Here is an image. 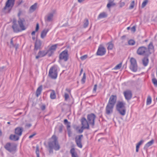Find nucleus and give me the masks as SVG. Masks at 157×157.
Segmentation results:
<instances>
[{"mask_svg":"<svg viewBox=\"0 0 157 157\" xmlns=\"http://www.w3.org/2000/svg\"><path fill=\"white\" fill-rule=\"evenodd\" d=\"M136 53L139 55L148 56L151 53L149 51L147 48L144 46H141L139 47L137 49Z\"/></svg>","mask_w":157,"mask_h":157,"instance_id":"obj_3","label":"nucleus"},{"mask_svg":"<svg viewBox=\"0 0 157 157\" xmlns=\"http://www.w3.org/2000/svg\"><path fill=\"white\" fill-rule=\"evenodd\" d=\"M125 103L123 101H119L116 105V109L121 116L125 115L126 112Z\"/></svg>","mask_w":157,"mask_h":157,"instance_id":"obj_1","label":"nucleus"},{"mask_svg":"<svg viewBox=\"0 0 157 157\" xmlns=\"http://www.w3.org/2000/svg\"><path fill=\"white\" fill-rule=\"evenodd\" d=\"M22 2V0H21V1L20 0L17 2V4H18V5H20Z\"/></svg>","mask_w":157,"mask_h":157,"instance_id":"obj_61","label":"nucleus"},{"mask_svg":"<svg viewBox=\"0 0 157 157\" xmlns=\"http://www.w3.org/2000/svg\"><path fill=\"white\" fill-rule=\"evenodd\" d=\"M68 50L65 49L60 54L59 59L60 60H63L64 61H67L68 59Z\"/></svg>","mask_w":157,"mask_h":157,"instance_id":"obj_8","label":"nucleus"},{"mask_svg":"<svg viewBox=\"0 0 157 157\" xmlns=\"http://www.w3.org/2000/svg\"><path fill=\"white\" fill-rule=\"evenodd\" d=\"M66 90L69 93H70L71 92V90L70 89L67 88L66 89Z\"/></svg>","mask_w":157,"mask_h":157,"instance_id":"obj_63","label":"nucleus"},{"mask_svg":"<svg viewBox=\"0 0 157 157\" xmlns=\"http://www.w3.org/2000/svg\"><path fill=\"white\" fill-rule=\"evenodd\" d=\"M32 126V125L30 124H27L25 125V127L28 128Z\"/></svg>","mask_w":157,"mask_h":157,"instance_id":"obj_58","label":"nucleus"},{"mask_svg":"<svg viewBox=\"0 0 157 157\" xmlns=\"http://www.w3.org/2000/svg\"><path fill=\"white\" fill-rule=\"evenodd\" d=\"M144 142V140H141L139 143H138L136 145V151L138 152L139 151V149L140 147V146Z\"/></svg>","mask_w":157,"mask_h":157,"instance_id":"obj_32","label":"nucleus"},{"mask_svg":"<svg viewBox=\"0 0 157 157\" xmlns=\"http://www.w3.org/2000/svg\"><path fill=\"white\" fill-rule=\"evenodd\" d=\"M42 90V86L40 85L37 89L36 92V95L37 97H38L41 93Z\"/></svg>","mask_w":157,"mask_h":157,"instance_id":"obj_27","label":"nucleus"},{"mask_svg":"<svg viewBox=\"0 0 157 157\" xmlns=\"http://www.w3.org/2000/svg\"><path fill=\"white\" fill-rule=\"evenodd\" d=\"M41 45L42 42L41 40H37L35 43L34 50H37L40 49Z\"/></svg>","mask_w":157,"mask_h":157,"instance_id":"obj_18","label":"nucleus"},{"mask_svg":"<svg viewBox=\"0 0 157 157\" xmlns=\"http://www.w3.org/2000/svg\"><path fill=\"white\" fill-rule=\"evenodd\" d=\"M114 106L107 104L105 108V113L108 115H109L113 112Z\"/></svg>","mask_w":157,"mask_h":157,"instance_id":"obj_10","label":"nucleus"},{"mask_svg":"<svg viewBox=\"0 0 157 157\" xmlns=\"http://www.w3.org/2000/svg\"><path fill=\"white\" fill-rule=\"evenodd\" d=\"M149 51L150 52V51L153 50L154 49V46L153 45V43L152 42H151L149 44L148 46V48Z\"/></svg>","mask_w":157,"mask_h":157,"instance_id":"obj_34","label":"nucleus"},{"mask_svg":"<svg viewBox=\"0 0 157 157\" xmlns=\"http://www.w3.org/2000/svg\"><path fill=\"white\" fill-rule=\"evenodd\" d=\"M131 30L132 31L134 32L136 31V27L135 26H133L131 28Z\"/></svg>","mask_w":157,"mask_h":157,"instance_id":"obj_56","label":"nucleus"},{"mask_svg":"<svg viewBox=\"0 0 157 157\" xmlns=\"http://www.w3.org/2000/svg\"><path fill=\"white\" fill-rule=\"evenodd\" d=\"M36 155L37 154V153L39 154V147L38 146L36 147Z\"/></svg>","mask_w":157,"mask_h":157,"instance_id":"obj_51","label":"nucleus"},{"mask_svg":"<svg viewBox=\"0 0 157 157\" xmlns=\"http://www.w3.org/2000/svg\"><path fill=\"white\" fill-rule=\"evenodd\" d=\"M58 45V44H56L52 45L48 50V54L49 56H50L54 53L56 50L57 47Z\"/></svg>","mask_w":157,"mask_h":157,"instance_id":"obj_14","label":"nucleus"},{"mask_svg":"<svg viewBox=\"0 0 157 157\" xmlns=\"http://www.w3.org/2000/svg\"><path fill=\"white\" fill-rule=\"evenodd\" d=\"M37 5V3H35L30 7L29 11L30 13L33 12L36 9Z\"/></svg>","mask_w":157,"mask_h":157,"instance_id":"obj_25","label":"nucleus"},{"mask_svg":"<svg viewBox=\"0 0 157 157\" xmlns=\"http://www.w3.org/2000/svg\"><path fill=\"white\" fill-rule=\"evenodd\" d=\"M19 136H17L16 134H11L10 135L9 138L11 140L14 141H16L19 140Z\"/></svg>","mask_w":157,"mask_h":157,"instance_id":"obj_22","label":"nucleus"},{"mask_svg":"<svg viewBox=\"0 0 157 157\" xmlns=\"http://www.w3.org/2000/svg\"><path fill=\"white\" fill-rule=\"evenodd\" d=\"M86 79V75L85 73H83V76L81 82L82 84H84L85 82V80Z\"/></svg>","mask_w":157,"mask_h":157,"instance_id":"obj_38","label":"nucleus"},{"mask_svg":"<svg viewBox=\"0 0 157 157\" xmlns=\"http://www.w3.org/2000/svg\"><path fill=\"white\" fill-rule=\"evenodd\" d=\"M25 21V20L23 18H19L18 21V23L21 30H25L26 29L24 25V23Z\"/></svg>","mask_w":157,"mask_h":157,"instance_id":"obj_16","label":"nucleus"},{"mask_svg":"<svg viewBox=\"0 0 157 157\" xmlns=\"http://www.w3.org/2000/svg\"><path fill=\"white\" fill-rule=\"evenodd\" d=\"M50 98L52 99H55L56 98L55 92L54 90H52L50 94Z\"/></svg>","mask_w":157,"mask_h":157,"instance_id":"obj_30","label":"nucleus"},{"mask_svg":"<svg viewBox=\"0 0 157 157\" xmlns=\"http://www.w3.org/2000/svg\"><path fill=\"white\" fill-rule=\"evenodd\" d=\"M15 0H8L6 3L5 6L3 8L4 10L6 9L7 8L11 6L13 7L14 5Z\"/></svg>","mask_w":157,"mask_h":157,"instance_id":"obj_17","label":"nucleus"},{"mask_svg":"<svg viewBox=\"0 0 157 157\" xmlns=\"http://www.w3.org/2000/svg\"><path fill=\"white\" fill-rule=\"evenodd\" d=\"M97 84H95L93 90V92H96V89H97Z\"/></svg>","mask_w":157,"mask_h":157,"instance_id":"obj_49","label":"nucleus"},{"mask_svg":"<svg viewBox=\"0 0 157 157\" xmlns=\"http://www.w3.org/2000/svg\"><path fill=\"white\" fill-rule=\"evenodd\" d=\"M81 122L82 125V128H84L86 129H89V123L85 117H82L81 120Z\"/></svg>","mask_w":157,"mask_h":157,"instance_id":"obj_11","label":"nucleus"},{"mask_svg":"<svg viewBox=\"0 0 157 157\" xmlns=\"http://www.w3.org/2000/svg\"><path fill=\"white\" fill-rule=\"evenodd\" d=\"M70 153L71 154L72 157H78L77 153L75 152L74 148H72L70 150Z\"/></svg>","mask_w":157,"mask_h":157,"instance_id":"obj_29","label":"nucleus"},{"mask_svg":"<svg viewBox=\"0 0 157 157\" xmlns=\"http://www.w3.org/2000/svg\"><path fill=\"white\" fill-rule=\"evenodd\" d=\"M5 148L10 153H12L15 151L16 149V146L10 143H7L4 146Z\"/></svg>","mask_w":157,"mask_h":157,"instance_id":"obj_7","label":"nucleus"},{"mask_svg":"<svg viewBox=\"0 0 157 157\" xmlns=\"http://www.w3.org/2000/svg\"><path fill=\"white\" fill-rule=\"evenodd\" d=\"M148 2V0H144V1L143 2L142 4V8H144L145 7Z\"/></svg>","mask_w":157,"mask_h":157,"instance_id":"obj_42","label":"nucleus"},{"mask_svg":"<svg viewBox=\"0 0 157 157\" xmlns=\"http://www.w3.org/2000/svg\"><path fill=\"white\" fill-rule=\"evenodd\" d=\"M96 117L95 115L93 113H91L89 114L87 116V119L88 121L92 127L94 125V121Z\"/></svg>","mask_w":157,"mask_h":157,"instance_id":"obj_6","label":"nucleus"},{"mask_svg":"<svg viewBox=\"0 0 157 157\" xmlns=\"http://www.w3.org/2000/svg\"><path fill=\"white\" fill-rule=\"evenodd\" d=\"M115 4L114 2H109V3L107 4V6L108 8H110L112 6H114Z\"/></svg>","mask_w":157,"mask_h":157,"instance_id":"obj_40","label":"nucleus"},{"mask_svg":"<svg viewBox=\"0 0 157 157\" xmlns=\"http://www.w3.org/2000/svg\"><path fill=\"white\" fill-rule=\"evenodd\" d=\"M107 15L105 12H103L100 13L98 15V19H99L101 18L106 17H107Z\"/></svg>","mask_w":157,"mask_h":157,"instance_id":"obj_31","label":"nucleus"},{"mask_svg":"<svg viewBox=\"0 0 157 157\" xmlns=\"http://www.w3.org/2000/svg\"><path fill=\"white\" fill-rule=\"evenodd\" d=\"M49 152L50 153H53V149H54V148H51L50 147H49Z\"/></svg>","mask_w":157,"mask_h":157,"instance_id":"obj_55","label":"nucleus"},{"mask_svg":"<svg viewBox=\"0 0 157 157\" xmlns=\"http://www.w3.org/2000/svg\"><path fill=\"white\" fill-rule=\"evenodd\" d=\"M17 21L15 19H13V25L17 24L16 23Z\"/></svg>","mask_w":157,"mask_h":157,"instance_id":"obj_57","label":"nucleus"},{"mask_svg":"<svg viewBox=\"0 0 157 157\" xmlns=\"http://www.w3.org/2000/svg\"><path fill=\"white\" fill-rule=\"evenodd\" d=\"M130 69L133 72H136L137 71V66L136 59L132 57L130 59Z\"/></svg>","mask_w":157,"mask_h":157,"instance_id":"obj_5","label":"nucleus"},{"mask_svg":"<svg viewBox=\"0 0 157 157\" xmlns=\"http://www.w3.org/2000/svg\"><path fill=\"white\" fill-rule=\"evenodd\" d=\"M10 44L12 45L13 46H14V44H13V39H11V41H10Z\"/></svg>","mask_w":157,"mask_h":157,"instance_id":"obj_60","label":"nucleus"},{"mask_svg":"<svg viewBox=\"0 0 157 157\" xmlns=\"http://www.w3.org/2000/svg\"><path fill=\"white\" fill-rule=\"evenodd\" d=\"M58 75L57 70L55 66L51 67L49 70L48 75L52 78L56 79V78Z\"/></svg>","mask_w":157,"mask_h":157,"instance_id":"obj_4","label":"nucleus"},{"mask_svg":"<svg viewBox=\"0 0 157 157\" xmlns=\"http://www.w3.org/2000/svg\"><path fill=\"white\" fill-rule=\"evenodd\" d=\"M49 29H45L43 30L41 33L40 37L42 39H43L46 36L47 33L49 31Z\"/></svg>","mask_w":157,"mask_h":157,"instance_id":"obj_24","label":"nucleus"},{"mask_svg":"<svg viewBox=\"0 0 157 157\" xmlns=\"http://www.w3.org/2000/svg\"><path fill=\"white\" fill-rule=\"evenodd\" d=\"M12 28H13V32L14 33H18L20 32L21 30L19 28L17 24L13 25L12 26Z\"/></svg>","mask_w":157,"mask_h":157,"instance_id":"obj_23","label":"nucleus"},{"mask_svg":"<svg viewBox=\"0 0 157 157\" xmlns=\"http://www.w3.org/2000/svg\"><path fill=\"white\" fill-rule=\"evenodd\" d=\"M122 66V63H120L119 64L117 65L113 69L114 70H118L120 69Z\"/></svg>","mask_w":157,"mask_h":157,"instance_id":"obj_37","label":"nucleus"},{"mask_svg":"<svg viewBox=\"0 0 157 157\" xmlns=\"http://www.w3.org/2000/svg\"><path fill=\"white\" fill-rule=\"evenodd\" d=\"M36 134V133H34L33 134L30 135L29 136V138L30 139L32 138H33L34 136H35Z\"/></svg>","mask_w":157,"mask_h":157,"instance_id":"obj_54","label":"nucleus"},{"mask_svg":"<svg viewBox=\"0 0 157 157\" xmlns=\"http://www.w3.org/2000/svg\"><path fill=\"white\" fill-rule=\"evenodd\" d=\"M135 41L132 40H130L128 41V44L129 45H133L135 44Z\"/></svg>","mask_w":157,"mask_h":157,"instance_id":"obj_39","label":"nucleus"},{"mask_svg":"<svg viewBox=\"0 0 157 157\" xmlns=\"http://www.w3.org/2000/svg\"><path fill=\"white\" fill-rule=\"evenodd\" d=\"M148 59L147 57H144L142 60V62L144 66L145 67L146 66L148 65Z\"/></svg>","mask_w":157,"mask_h":157,"instance_id":"obj_28","label":"nucleus"},{"mask_svg":"<svg viewBox=\"0 0 157 157\" xmlns=\"http://www.w3.org/2000/svg\"><path fill=\"white\" fill-rule=\"evenodd\" d=\"M117 99V97L116 95H112L110 96L108 104L114 106Z\"/></svg>","mask_w":157,"mask_h":157,"instance_id":"obj_12","label":"nucleus"},{"mask_svg":"<svg viewBox=\"0 0 157 157\" xmlns=\"http://www.w3.org/2000/svg\"><path fill=\"white\" fill-rule=\"evenodd\" d=\"M89 24V21L88 19H86L85 20L84 24H83V27L84 28H86L88 25Z\"/></svg>","mask_w":157,"mask_h":157,"instance_id":"obj_35","label":"nucleus"},{"mask_svg":"<svg viewBox=\"0 0 157 157\" xmlns=\"http://www.w3.org/2000/svg\"><path fill=\"white\" fill-rule=\"evenodd\" d=\"M69 122L68 121V120L67 119H65L64 120V124H67Z\"/></svg>","mask_w":157,"mask_h":157,"instance_id":"obj_59","label":"nucleus"},{"mask_svg":"<svg viewBox=\"0 0 157 157\" xmlns=\"http://www.w3.org/2000/svg\"><path fill=\"white\" fill-rule=\"evenodd\" d=\"M39 24L38 23H37L35 29V31H37L39 29Z\"/></svg>","mask_w":157,"mask_h":157,"instance_id":"obj_53","label":"nucleus"},{"mask_svg":"<svg viewBox=\"0 0 157 157\" xmlns=\"http://www.w3.org/2000/svg\"><path fill=\"white\" fill-rule=\"evenodd\" d=\"M108 46L107 47V49L108 50H112L113 49L114 47V44L111 42H109L107 44Z\"/></svg>","mask_w":157,"mask_h":157,"instance_id":"obj_33","label":"nucleus"},{"mask_svg":"<svg viewBox=\"0 0 157 157\" xmlns=\"http://www.w3.org/2000/svg\"><path fill=\"white\" fill-rule=\"evenodd\" d=\"M64 98H65V101H67V99L69 98V94L67 93H65L64 94Z\"/></svg>","mask_w":157,"mask_h":157,"instance_id":"obj_46","label":"nucleus"},{"mask_svg":"<svg viewBox=\"0 0 157 157\" xmlns=\"http://www.w3.org/2000/svg\"><path fill=\"white\" fill-rule=\"evenodd\" d=\"M68 131V136L69 137L71 136V132L70 130H69V131Z\"/></svg>","mask_w":157,"mask_h":157,"instance_id":"obj_62","label":"nucleus"},{"mask_svg":"<svg viewBox=\"0 0 157 157\" xmlns=\"http://www.w3.org/2000/svg\"><path fill=\"white\" fill-rule=\"evenodd\" d=\"M47 53L48 51L46 52L45 51H40L38 53V55L36 56V59H37L39 58L45 56Z\"/></svg>","mask_w":157,"mask_h":157,"instance_id":"obj_20","label":"nucleus"},{"mask_svg":"<svg viewBox=\"0 0 157 157\" xmlns=\"http://www.w3.org/2000/svg\"><path fill=\"white\" fill-rule=\"evenodd\" d=\"M151 102V97L149 96H148L147 100V102L146 104L147 105H148L150 104Z\"/></svg>","mask_w":157,"mask_h":157,"instance_id":"obj_36","label":"nucleus"},{"mask_svg":"<svg viewBox=\"0 0 157 157\" xmlns=\"http://www.w3.org/2000/svg\"><path fill=\"white\" fill-rule=\"evenodd\" d=\"M154 143V140H151L150 141L147 143L144 146V149L146 150H147V148L150 146H151Z\"/></svg>","mask_w":157,"mask_h":157,"instance_id":"obj_26","label":"nucleus"},{"mask_svg":"<svg viewBox=\"0 0 157 157\" xmlns=\"http://www.w3.org/2000/svg\"><path fill=\"white\" fill-rule=\"evenodd\" d=\"M125 98L127 100H130L132 98V94L131 90H128L124 92Z\"/></svg>","mask_w":157,"mask_h":157,"instance_id":"obj_13","label":"nucleus"},{"mask_svg":"<svg viewBox=\"0 0 157 157\" xmlns=\"http://www.w3.org/2000/svg\"><path fill=\"white\" fill-rule=\"evenodd\" d=\"M152 82L154 85L157 86V80L155 78H153L152 79Z\"/></svg>","mask_w":157,"mask_h":157,"instance_id":"obj_43","label":"nucleus"},{"mask_svg":"<svg viewBox=\"0 0 157 157\" xmlns=\"http://www.w3.org/2000/svg\"><path fill=\"white\" fill-rule=\"evenodd\" d=\"M5 68V67H4V66H3L2 67H1L0 68V70L1 71H2V70L4 69Z\"/></svg>","mask_w":157,"mask_h":157,"instance_id":"obj_64","label":"nucleus"},{"mask_svg":"<svg viewBox=\"0 0 157 157\" xmlns=\"http://www.w3.org/2000/svg\"><path fill=\"white\" fill-rule=\"evenodd\" d=\"M106 52L105 48L103 47H99L98 50L97 55L98 56H102L105 54Z\"/></svg>","mask_w":157,"mask_h":157,"instance_id":"obj_15","label":"nucleus"},{"mask_svg":"<svg viewBox=\"0 0 157 157\" xmlns=\"http://www.w3.org/2000/svg\"><path fill=\"white\" fill-rule=\"evenodd\" d=\"M52 140L48 143L49 147L54 148V149L56 151L58 150L60 148L59 144L57 139L56 136L53 135L51 138Z\"/></svg>","mask_w":157,"mask_h":157,"instance_id":"obj_2","label":"nucleus"},{"mask_svg":"<svg viewBox=\"0 0 157 157\" xmlns=\"http://www.w3.org/2000/svg\"><path fill=\"white\" fill-rule=\"evenodd\" d=\"M53 14L54 13L53 12L49 13L48 14L45 18V21L47 22L52 21L53 20Z\"/></svg>","mask_w":157,"mask_h":157,"instance_id":"obj_21","label":"nucleus"},{"mask_svg":"<svg viewBox=\"0 0 157 157\" xmlns=\"http://www.w3.org/2000/svg\"><path fill=\"white\" fill-rule=\"evenodd\" d=\"M63 125H60L59 127V130L60 132H61L63 129Z\"/></svg>","mask_w":157,"mask_h":157,"instance_id":"obj_50","label":"nucleus"},{"mask_svg":"<svg viewBox=\"0 0 157 157\" xmlns=\"http://www.w3.org/2000/svg\"><path fill=\"white\" fill-rule=\"evenodd\" d=\"M83 137L82 135H80L77 136L75 138V143L77 146L80 148L82 147V138Z\"/></svg>","mask_w":157,"mask_h":157,"instance_id":"obj_9","label":"nucleus"},{"mask_svg":"<svg viewBox=\"0 0 157 157\" xmlns=\"http://www.w3.org/2000/svg\"><path fill=\"white\" fill-rule=\"evenodd\" d=\"M125 5V3L124 2H121L120 3V7L121 8L122 7Z\"/></svg>","mask_w":157,"mask_h":157,"instance_id":"obj_52","label":"nucleus"},{"mask_svg":"<svg viewBox=\"0 0 157 157\" xmlns=\"http://www.w3.org/2000/svg\"><path fill=\"white\" fill-rule=\"evenodd\" d=\"M23 129L22 127H17L15 129V133L18 136H21L22 134Z\"/></svg>","mask_w":157,"mask_h":157,"instance_id":"obj_19","label":"nucleus"},{"mask_svg":"<svg viewBox=\"0 0 157 157\" xmlns=\"http://www.w3.org/2000/svg\"><path fill=\"white\" fill-rule=\"evenodd\" d=\"M85 129V128H82V126L81 128L80 129H79L78 130L79 133H82L83 132V129Z\"/></svg>","mask_w":157,"mask_h":157,"instance_id":"obj_48","label":"nucleus"},{"mask_svg":"<svg viewBox=\"0 0 157 157\" xmlns=\"http://www.w3.org/2000/svg\"><path fill=\"white\" fill-rule=\"evenodd\" d=\"M41 109L42 110H44L46 108L45 105H42L40 107Z\"/></svg>","mask_w":157,"mask_h":157,"instance_id":"obj_47","label":"nucleus"},{"mask_svg":"<svg viewBox=\"0 0 157 157\" xmlns=\"http://www.w3.org/2000/svg\"><path fill=\"white\" fill-rule=\"evenodd\" d=\"M134 3L135 2L134 1H133L130 4V5L129 7V9H133L134 6Z\"/></svg>","mask_w":157,"mask_h":157,"instance_id":"obj_41","label":"nucleus"},{"mask_svg":"<svg viewBox=\"0 0 157 157\" xmlns=\"http://www.w3.org/2000/svg\"><path fill=\"white\" fill-rule=\"evenodd\" d=\"M70 122H69L67 124H65L67 126V131H69V130H70V128L71 127L70 125Z\"/></svg>","mask_w":157,"mask_h":157,"instance_id":"obj_45","label":"nucleus"},{"mask_svg":"<svg viewBox=\"0 0 157 157\" xmlns=\"http://www.w3.org/2000/svg\"><path fill=\"white\" fill-rule=\"evenodd\" d=\"M87 57V55H86L80 57V59L82 60H84L86 59Z\"/></svg>","mask_w":157,"mask_h":157,"instance_id":"obj_44","label":"nucleus"}]
</instances>
